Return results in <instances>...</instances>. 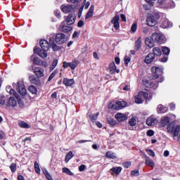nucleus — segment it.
<instances>
[{
  "mask_svg": "<svg viewBox=\"0 0 180 180\" xmlns=\"http://www.w3.org/2000/svg\"><path fill=\"white\" fill-rule=\"evenodd\" d=\"M63 84L65 85V86H71L72 85H74V84H75V81L74 80V79L64 78Z\"/></svg>",
  "mask_w": 180,
  "mask_h": 180,
  "instance_id": "nucleus-23",
  "label": "nucleus"
},
{
  "mask_svg": "<svg viewBox=\"0 0 180 180\" xmlns=\"http://www.w3.org/2000/svg\"><path fill=\"white\" fill-rule=\"evenodd\" d=\"M145 43L148 46V47H150V49L154 47V41L151 40V39L150 38H146L145 40Z\"/></svg>",
  "mask_w": 180,
  "mask_h": 180,
  "instance_id": "nucleus-31",
  "label": "nucleus"
},
{
  "mask_svg": "<svg viewBox=\"0 0 180 180\" xmlns=\"http://www.w3.org/2000/svg\"><path fill=\"white\" fill-rule=\"evenodd\" d=\"M9 94H10V95H13L14 96H16V98L18 97V96H16V95H17L16 91H15L13 90V89H11Z\"/></svg>",
  "mask_w": 180,
  "mask_h": 180,
  "instance_id": "nucleus-62",
  "label": "nucleus"
},
{
  "mask_svg": "<svg viewBox=\"0 0 180 180\" xmlns=\"http://www.w3.org/2000/svg\"><path fill=\"white\" fill-rule=\"evenodd\" d=\"M39 44L42 50L49 51V49H50V44H49L47 40L41 39L39 41Z\"/></svg>",
  "mask_w": 180,
  "mask_h": 180,
  "instance_id": "nucleus-16",
  "label": "nucleus"
},
{
  "mask_svg": "<svg viewBox=\"0 0 180 180\" xmlns=\"http://www.w3.org/2000/svg\"><path fill=\"white\" fill-rule=\"evenodd\" d=\"M98 116H99V112H96V114H93L90 115L91 120L92 122H96L98 119Z\"/></svg>",
  "mask_w": 180,
  "mask_h": 180,
  "instance_id": "nucleus-42",
  "label": "nucleus"
},
{
  "mask_svg": "<svg viewBox=\"0 0 180 180\" xmlns=\"http://www.w3.org/2000/svg\"><path fill=\"white\" fill-rule=\"evenodd\" d=\"M115 119L117 122H124V120H127V116L122 113H117L115 115Z\"/></svg>",
  "mask_w": 180,
  "mask_h": 180,
  "instance_id": "nucleus-26",
  "label": "nucleus"
},
{
  "mask_svg": "<svg viewBox=\"0 0 180 180\" xmlns=\"http://www.w3.org/2000/svg\"><path fill=\"white\" fill-rule=\"evenodd\" d=\"M129 123L130 126H131L132 127H134V126L137 124V120H136V118L133 117L129 120Z\"/></svg>",
  "mask_w": 180,
  "mask_h": 180,
  "instance_id": "nucleus-38",
  "label": "nucleus"
},
{
  "mask_svg": "<svg viewBox=\"0 0 180 180\" xmlns=\"http://www.w3.org/2000/svg\"><path fill=\"white\" fill-rule=\"evenodd\" d=\"M74 157V153H72V151H69L65 156V162H68L71 158Z\"/></svg>",
  "mask_w": 180,
  "mask_h": 180,
  "instance_id": "nucleus-32",
  "label": "nucleus"
},
{
  "mask_svg": "<svg viewBox=\"0 0 180 180\" xmlns=\"http://www.w3.org/2000/svg\"><path fill=\"white\" fill-rule=\"evenodd\" d=\"M28 91H30L31 94H37V89L33 85L28 87Z\"/></svg>",
  "mask_w": 180,
  "mask_h": 180,
  "instance_id": "nucleus-37",
  "label": "nucleus"
},
{
  "mask_svg": "<svg viewBox=\"0 0 180 180\" xmlns=\"http://www.w3.org/2000/svg\"><path fill=\"white\" fill-rule=\"evenodd\" d=\"M68 26H71L73 23H75V15L74 14H69L65 19Z\"/></svg>",
  "mask_w": 180,
  "mask_h": 180,
  "instance_id": "nucleus-12",
  "label": "nucleus"
},
{
  "mask_svg": "<svg viewBox=\"0 0 180 180\" xmlns=\"http://www.w3.org/2000/svg\"><path fill=\"white\" fill-rule=\"evenodd\" d=\"M34 72L38 78H41V77H44V70L41 68H35Z\"/></svg>",
  "mask_w": 180,
  "mask_h": 180,
  "instance_id": "nucleus-14",
  "label": "nucleus"
},
{
  "mask_svg": "<svg viewBox=\"0 0 180 180\" xmlns=\"http://www.w3.org/2000/svg\"><path fill=\"white\" fill-rule=\"evenodd\" d=\"M152 40L160 44L165 42V37L161 33L155 32L152 34Z\"/></svg>",
  "mask_w": 180,
  "mask_h": 180,
  "instance_id": "nucleus-4",
  "label": "nucleus"
},
{
  "mask_svg": "<svg viewBox=\"0 0 180 180\" xmlns=\"http://www.w3.org/2000/svg\"><path fill=\"white\" fill-rule=\"evenodd\" d=\"M122 172V167H112L110 169L111 175H119Z\"/></svg>",
  "mask_w": 180,
  "mask_h": 180,
  "instance_id": "nucleus-19",
  "label": "nucleus"
},
{
  "mask_svg": "<svg viewBox=\"0 0 180 180\" xmlns=\"http://www.w3.org/2000/svg\"><path fill=\"white\" fill-rule=\"evenodd\" d=\"M151 71L153 74V79H157L158 78V72L161 71V69L158 67H153Z\"/></svg>",
  "mask_w": 180,
  "mask_h": 180,
  "instance_id": "nucleus-24",
  "label": "nucleus"
},
{
  "mask_svg": "<svg viewBox=\"0 0 180 180\" xmlns=\"http://www.w3.org/2000/svg\"><path fill=\"white\" fill-rule=\"evenodd\" d=\"M77 26L78 27H82V26H84V21L79 20L77 23Z\"/></svg>",
  "mask_w": 180,
  "mask_h": 180,
  "instance_id": "nucleus-63",
  "label": "nucleus"
},
{
  "mask_svg": "<svg viewBox=\"0 0 180 180\" xmlns=\"http://www.w3.org/2000/svg\"><path fill=\"white\" fill-rule=\"evenodd\" d=\"M124 60L125 65H127L130 63L131 58L129 56H127L124 57Z\"/></svg>",
  "mask_w": 180,
  "mask_h": 180,
  "instance_id": "nucleus-50",
  "label": "nucleus"
},
{
  "mask_svg": "<svg viewBox=\"0 0 180 180\" xmlns=\"http://www.w3.org/2000/svg\"><path fill=\"white\" fill-rule=\"evenodd\" d=\"M143 82V85H145V86H146V88H150L151 81L145 80Z\"/></svg>",
  "mask_w": 180,
  "mask_h": 180,
  "instance_id": "nucleus-56",
  "label": "nucleus"
},
{
  "mask_svg": "<svg viewBox=\"0 0 180 180\" xmlns=\"http://www.w3.org/2000/svg\"><path fill=\"white\" fill-rule=\"evenodd\" d=\"M85 168H86L85 165H82L79 166V171L80 172H82V171H84Z\"/></svg>",
  "mask_w": 180,
  "mask_h": 180,
  "instance_id": "nucleus-60",
  "label": "nucleus"
},
{
  "mask_svg": "<svg viewBox=\"0 0 180 180\" xmlns=\"http://www.w3.org/2000/svg\"><path fill=\"white\" fill-rule=\"evenodd\" d=\"M79 36V32L75 31L72 34V39H75Z\"/></svg>",
  "mask_w": 180,
  "mask_h": 180,
  "instance_id": "nucleus-61",
  "label": "nucleus"
},
{
  "mask_svg": "<svg viewBox=\"0 0 180 180\" xmlns=\"http://www.w3.org/2000/svg\"><path fill=\"white\" fill-rule=\"evenodd\" d=\"M30 82L31 84H34V85H37V86H41V82H40V79L39 77H36L35 75H31L29 77Z\"/></svg>",
  "mask_w": 180,
  "mask_h": 180,
  "instance_id": "nucleus-10",
  "label": "nucleus"
},
{
  "mask_svg": "<svg viewBox=\"0 0 180 180\" xmlns=\"http://www.w3.org/2000/svg\"><path fill=\"white\" fill-rule=\"evenodd\" d=\"M160 61H161V63H167V61H168V57L164 56L160 59Z\"/></svg>",
  "mask_w": 180,
  "mask_h": 180,
  "instance_id": "nucleus-58",
  "label": "nucleus"
},
{
  "mask_svg": "<svg viewBox=\"0 0 180 180\" xmlns=\"http://www.w3.org/2000/svg\"><path fill=\"white\" fill-rule=\"evenodd\" d=\"M139 170H133L131 172V175H132V176H139Z\"/></svg>",
  "mask_w": 180,
  "mask_h": 180,
  "instance_id": "nucleus-53",
  "label": "nucleus"
},
{
  "mask_svg": "<svg viewBox=\"0 0 180 180\" xmlns=\"http://www.w3.org/2000/svg\"><path fill=\"white\" fill-rule=\"evenodd\" d=\"M123 165H124V168H130V167L131 166V162H125L124 163H123Z\"/></svg>",
  "mask_w": 180,
  "mask_h": 180,
  "instance_id": "nucleus-55",
  "label": "nucleus"
},
{
  "mask_svg": "<svg viewBox=\"0 0 180 180\" xmlns=\"http://www.w3.org/2000/svg\"><path fill=\"white\" fill-rule=\"evenodd\" d=\"M57 64H58V60L55 59L52 63V70H54L57 67Z\"/></svg>",
  "mask_w": 180,
  "mask_h": 180,
  "instance_id": "nucleus-52",
  "label": "nucleus"
},
{
  "mask_svg": "<svg viewBox=\"0 0 180 180\" xmlns=\"http://www.w3.org/2000/svg\"><path fill=\"white\" fill-rule=\"evenodd\" d=\"M147 136H149L150 137H151L152 136H154V131L148 130L147 131Z\"/></svg>",
  "mask_w": 180,
  "mask_h": 180,
  "instance_id": "nucleus-59",
  "label": "nucleus"
},
{
  "mask_svg": "<svg viewBox=\"0 0 180 180\" xmlns=\"http://www.w3.org/2000/svg\"><path fill=\"white\" fill-rule=\"evenodd\" d=\"M119 20H120V17L117 15L114 16L111 20V25H113V27L115 29V30H119L120 27Z\"/></svg>",
  "mask_w": 180,
  "mask_h": 180,
  "instance_id": "nucleus-7",
  "label": "nucleus"
},
{
  "mask_svg": "<svg viewBox=\"0 0 180 180\" xmlns=\"http://www.w3.org/2000/svg\"><path fill=\"white\" fill-rule=\"evenodd\" d=\"M105 157L106 158H111L112 160H115V158H116V155L112 151H108L105 154Z\"/></svg>",
  "mask_w": 180,
  "mask_h": 180,
  "instance_id": "nucleus-33",
  "label": "nucleus"
},
{
  "mask_svg": "<svg viewBox=\"0 0 180 180\" xmlns=\"http://www.w3.org/2000/svg\"><path fill=\"white\" fill-rule=\"evenodd\" d=\"M140 49H141V38H139L136 42H135V47L134 49L136 51H139V50H140Z\"/></svg>",
  "mask_w": 180,
  "mask_h": 180,
  "instance_id": "nucleus-30",
  "label": "nucleus"
},
{
  "mask_svg": "<svg viewBox=\"0 0 180 180\" xmlns=\"http://www.w3.org/2000/svg\"><path fill=\"white\" fill-rule=\"evenodd\" d=\"M157 112L159 114L167 113L168 112V108L160 104L158 105Z\"/></svg>",
  "mask_w": 180,
  "mask_h": 180,
  "instance_id": "nucleus-21",
  "label": "nucleus"
},
{
  "mask_svg": "<svg viewBox=\"0 0 180 180\" xmlns=\"http://www.w3.org/2000/svg\"><path fill=\"white\" fill-rule=\"evenodd\" d=\"M10 169L11 172H16V165L15 163H11L10 166Z\"/></svg>",
  "mask_w": 180,
  "mask_h": 180,
  "instance_id": "nucleus-47",
  "label": "nucleus"
},
{
  "mask_svg": "<svg viewBox=\"0 0 180 180\" xmlns=\"http://www.w3.org/2000/svg\"><path fill=\"white\" fill-rule=\"evenodd\" d=\"M149 88H153V89H157L158 88V83L157 82H150Z\"/></svg>",
  "mask_w": 180,
  "mask_h": 180,
  "instance_id": "nucleus-41",
  "label": "nucleus"
},
{
  "mask_svg": "<svg viewBox=\"0 0 180 180\" xmlns=\"http://www.w3.org/2000/svg\"><path fill=\"white\" fill-rule=\"evenodd\" d=\"M162 27H163V29L172 27V22H171L168 19H165L162 23Z\"/></svg>",
  "mask_w": 180,
  "mask_h": 180,
  "instance_id": "nucleus-27",
  "label": "nucleus"
},
{
  "mask_svg": "<svg viewBox=\"0 0 180 180\" xmlns=\"http://www.w3.org/2000/svg\"><path fill=\"white\" fill-rule=\"evenodd\" d=\"M131 30L134 33L137 30V22H134L131 27Z\"/></svg>",
  "mask_w": 180,
  "mask_h": 180,
  "instance_id": "nucleus-48",
  "label": "nucleus"
},
{
  "mask_svg": "<svg viewBox=\"0 0 180 180\" xmlns=\"http://www.w3.org/2000/svg\"><path fill=\"white\" fill-rule=\"evenodd\" d=\"M31 60H32L33 64H36V65H41V60L39 58L32 56H31Z\"/></svg>",
  "mask_w": 180,
  "mask_h": 180,
  "instance_id": "nucleus-29",
  "label": "nucleus"
},
{
  "mask_svg": "<svg viewBox=\"0 0 180 180\" xmlns=\"http://www.w3.org/2000/svg\"><path fill=\"white\" fill-rule=\"evenodd\" d=\"M62 171L65 174H67L68 175H70L71 176H72V175H74V173H72V171L70 170V169H68V167H63L62 169Z\"/></svg>",
  "mask_w": 180,
  "mask_h": 180,
  "instance_id": "nucleus-34",
  "label": "nucleus"
},
{
  "mask_svg": "<svg viewBox=\"0 0 180 180\" xmlns=\"http://www.w3.org/2000/svg\"><path fill=\"white\" fill-rule=\"evenodd\" d=\"M60 30L63 32V33H68V32H71V30H72V27L68 25H65V22L63 21L60 25Z\"/></svg>",
  "mask_w": 180,
  "mask_h": 180,
  "instance_id": "nucleus-11",
  "label": "nucleus"
},
{
  "mask_svg": "<svg viewBox=\"0 0 180 180\" xmlns=\"http://www.w3.org/2000/svg\"><path fill=\"white\" fill-rule=\"evenodd\" d=\"M78 67V60H72L70 63V68L71 70H75Z\"/></svg>",
  "mask_w": 180,
  "mask_h": 180,
  "instance_id": "nucleus-35",
  "label": "nucleus"
},
{
  "mask_svg": "<svg viewBox=\"0 0 180 180\" xmlns=\"http://www.w3.org/2000/svg\"><path fill=\"white\" fill-rule=\"evenodd\" d=\"M127 103L126 101H117L115 104L110 103L108 109H114V110H120L123 108H126Z\"/></svg>",
  "mask_w": 180,
  "mask_h": 180,
  "instance_id": "nucleus-2",
  "label": "nucleus"
},
{
  "mask_svg": "<svg viewBox=\"0 0 180 180\" xmlns=\"http://www.w3.org/2000/svg\"><path fill=\"white\" fill-rule=\"evenodd\" d=\"M109 70L110 74H115V72H117V74H119V72H120V70L117 69L115 62L110 63Z\"/></svg>",
  "mask_w": 180,
  "mask_h": 180,
  "instance_id": "nucleus-15",
  "label": "nucleus"
},
{
  "mask_svg": "<svg viewBox=\"0 0 180 180\" xmlns=\"http://www.w3.org/2000/svg\"><path fill=\"white\" fill-rule=\"evenodd\" d=\"M46 178L48 179V180H54L53 179V177H51V175L49 174H46Z\"/></svg>",
  "mask_w": 180,
  "mask_h": 180,
  "instance_id": "nucleus-64",
  "label": "nucleus"
},
{
  "mask_svg": "<svg viewBox=\"0 0 180 180\" xmlns=\"http://www.w3.org/2000/svg\"><path fill=\"white\" fill-rule=\"evenodd\" d=\"M49 44H53L56 43L54 41L56 40V38L54 37V34H51L50 36L49 37Z\"/></svg>",
  "mask_w": 180,
  "mask_h": 180,
  "instance_id": "nucleus-40",
  "label": "nucleus"
},
{
  "mask_svg": "<svg viewBox=\"0 0 180 180\" xmlns=\"http://www.w3.org/2000/svg\"><path fill=\"white\" fill-rule=\"evenodd\" d=\"M94 11H95V6L91 5L90 6L89 11L86 14V16H85L86 20L89 19L90 18H92L94 16Z\"/></svg>",
  "mask_w": 180,
  "mask_h": 180,
  "instance_id": "nucleus-20",
  "label": "nucleus"
},
{
  "mask_svg": "<svg viewBox=\"0 0 180 180\" xmlns=\"http://www.w3.org/2000/svg\"><path fill=\"white\" fill-rule=\"evenodd\" d=\"M16 90L20 95H22V96H25L27 94V91H26V87H25V84H23V82H18Z\"/></svg>",
  "mask_w": 180,
  "mask_h": 180,
  "instance_id": "nucleus-6",
  "label": "nucleus"
},
{
  "mask_svg": "<svg viewBox=\"0 0 180 180\" xmlns=\"http://www.w3.org/2000/svg\"><path fill=\"white\" fill-rule=\"evenodd\" d=\"M16 98L18 101L19 107L20 108H24L25 103H23V101L22 100H20V98H19V96H18Z\"/></svg>",
  "mask_w": 180,
  "mask_h": 180,
  "instance_id": "nucleus-49",
  "label": "nucleus"
},
{
  "mask_svg": "<svg viewBox=\"0 0 180 180\" xmlns=\"http://www.w3.org/2000/svg\"><path fill=\"white\" fill-rule=\"evenodd\" d=\"M34 54H38V56L42 58H47V51L44 49L41 50L40 48H34Z\"/></svg>",
  "mask_w": 180,
  "mask_h": 180,
  "instance_id": "nucleus-8",
  "label": "nucleus"
},
{
  "mask_svg": "<svg viewBox=\"0 0 180 180\" xmlns=\"http://www.w3.org/2000/svg\"><path fill=\"white\" fill-rule=\"evenodd\" d=\"M145 158V164L146 165H147L148 167H151L152 168H154V161H153V160H151L148 156L145 155L144 156Z\"/></svg>",
  "mask_w": 180,
  "mask_h": 180,
  "instance_id": "nucleus-22",
  "label": "nucleus"
},
{
  "mask_svg": "<svg viewBox=\"0 0 180 180\" xmlns=\"http://www.w3.org/2000/svg\"><path fill=\"white\" fill-rule=\"evenodd\" d=\"M162 51L165 56H169V49L168 47L167 46L162 47Z\"/></svg>",
  "mask_w": 180,
  "mask_h": 180,
  "instance_id": "nucleus-39",
  "label": "nucleus"
},
{
  "mask_svg": "<svg viewBox=\"0 0 180 180\" xmlns=\"http://www.w3.org/2000/svg\"><path fill=\"white\" fill-rule=\"evenodd\" d=\"M20 127H22L23 129H30V126L28 125L27 123L23 122V121H21L18 123Z\"/></svg>",
  "mask_w": 180,
  "mask_h": 180,
  "instance_id": "nucleus-36",
  "label": "nucleus"
},
{
  "mask_svg": "<svg viewBox=\"0 0 180 180\" xmlns=\"http://www.w3.org/2000/svg\"><path fill=\"white\" fill-rule=\"evenodd\" d=\"M146 153L148 154V155H150V157H155V153H154V150L151 149H146Z\"/></svg>",
  "mask_w": 180,
  "mask_h": 180,
  "instance_id": "nucleus-46",
  "label": "nucleus"
},
{
  "mask_svg": "<svg viewBox=\"0 0 180 180\" xmlns=\"http://www.w3.org/2000/svg\"><path fill=\"white\" fill-rule=\"evenodd\" d=\"M153 54H154L155 57V56H158L160 57V56H161V54H162V49L158 48V47H155L153 49Z\"/></svg>",
  "mask_w": 180,
  "mask_h": 180,
  "instance_id": "nucleus-28",
  "label": "nucleus"
},
{
  "mask_svg": "<svg viewBox=\"0 0 180 180\" xmlns=\"http://www.w3.org/2000/svg\"><path fill=\"white\" fill-rule=\"evenodd\" d=\"M158 123V120L157 118H153L151 117H149L146 120V124L148 126H154L155 124H157Z\"/></svg>",
  "mask_w": 180,
  "mask_h": 180,
  "instance_id": "nucleus-18",
  "label": "nucleus"
},
{
  "mask_svg": "<svg viewBox=\"0 0 180 180\" xmlns=\"http://www.w3.org/2000/svg\"><path fill=\"white\" fill-rule=\"evenodd\" d=\"M56 74H57V72H56V71H53L50 76L48 78V81L49 82H50V81H51V79H53L54 77H56Z\"/></svg>",
  "mask_w": 180,
  "mask_h": 180,
  "instance_id": "nucleus-51",
  "label": "nucleus"
},
{
  "mask_svg": "<svg viewBox=\"0 0 180 180\" xmlns=\"http://www.w3.org/2000/svg\"><path fill=\"white\" fill-rule=\"evenodd\" d=\"M60 8L62 10V11L63 12V13H70V12H71V11H72L74 8H72V6L71 5H62L60 6Z\"/></svg>",
  "mask_w": 180,
  "mask_h": 180,
  "instance_id": "nucleus-17",
  "label": "nucleus"
},
{
  "mask_svg": "<svg viewBox=\"0 0 180 180\" xmlns=\"http://www.w3.org/2000/svg\"><path fill=\"white\" fill-rule=\"evenodd\" d=\"M5 96H0V105H5Z\"/></svg>",
  "mask_w": 180,
  "mask_h": 180,
  "instance_id": "nucleus-54",
  "label": "nucleus"
},
{
  "mask_svg": "<svg viewBox=\"0 0 180 180\" xmlns=\"http://www.w3.org/2000/svg\"><path fill=\"white\" fill-rule=\"evenodd\" d=\"M55 41L59 45L64 44L68 41V38L63 33H58L55 37Z\"/></svg>",
  "mask_w": 180,
  "mask_h": 180,
  "instance_id": "nucleus-3",
  "label": "nucleus"
},
{
  "mask_svg": "<svg viewBox=\"0 0 180 180\" xmlns=\"http://www.w3.org/2000/svg\"><path fill=\"white\" fill-rule=\"evenodd\" d=\"M160 19V14L155 13L153 15H148L146 18V23L148 26H155L157 25V20Z\"/></svg>",
  "mask_w": 180,
  "mask_h": 180,
  "instance_id": "nucleus-1",
  "label": "nucleus"
},
{
  "mask_svg": "<svg viewBox=\"0 0 180 180\" xmlns=\"http://www.w3.org/2000/svg\"><path fill=\"white\" fill-rule=\"evenodd\" d=\"M108 123L110 124V126H115L116 124V120H113V118H108Z\"/></svg>",
  "mask_w": 180,
  "mask_h": 180,
  "instance_id": "nucleus-43",
  "label": "nucleus"
},
{
  "mask_svg": "<svg viewBox=\"0 0 180 180\" xmlns=\"http://www.w3.org/2000/svg\"><path fill=\"white\" fill-rule=\"evenodd\" d=\"M171 121V119L169 117H164L161 119L160 124L162 126V127H165V126H167V124H169V122Z\"/></svg>",
  "mask_w": 180,
  "mask_h": 180,
  "instance_id": "nucleus-25",
  "label": "nucleus"
},
{
  "mask_svg": "<svg viewBox=\"0 0 180 180\" xmlns=\"http://www.w3.org/2000/svg\"><path fill=\"white\" fill-rule=\"evenodd\" d=\"M154 60H155V56L154 53H150L146 56L144 63H146V64H151Z\"/></svg>",
  "mask_w": 180,
  "mask_h": 180,
  "instance_id": "nucleus-13",
  "label": "nucleus"
},
{
  "mask_svg": "<svg viewBox=\"0 0 180 180\" xmlns=\"http://www.w3.org/2000/svg\"><path fill=\"white\" fill-rule=\"evenodd\" d=\"M18 105V101L13 96H11L7 101V106L8 108H16Z\"/></svg>",
  "mask_w": 180,
  "mask_h": 180,
  "instance_id": "nucleus-9",
  "label": "nucleus"
},
{
  "mask_svg": "<svg viewBox=\"0 0 180 180\" xmlns=\"http://www.w3.org/2000/svg\"><path fill=\"white\" fill-rule=\"evenodd\" d=\"M51 46L53 51H58V50H60V46L57 45L56 43L51 44Z\"/></svg>",
  "mask_w": 180,
  "mask_h": 180,
  "instance_id": "nucleus-44",
  "label": "nucleus"
},
{
  "mask_svg": "<svg viewBox=\"0 0 180 180\" xmlns=\"http://www.w3.org/2000/svg\"><path fill=\"white\" fill-rule=\"evenodd\" d=\"M34 169L37 174H40V167H39V163L37 162H34Z\"/></svg>",
  "mask_w": 180,
  "mask_h": 180,
  "instance_id": "nucleus-45",
  "label": "nucleus"
},
{
  "mask_svg": "<svg viewBox=\"0 0 180 180\" xmlns=\"http://www.w3.org/2000/svg\"><path fill=\"white\" fill-rule=\"evenodd\" d=\"M68 67L71 68V63L63 62V68H68Z\"/></svg>",
  "mask_w": 180,
  "mask_h": 180,
  "instance_id": "nucleus-57",
  "label": "nucleus"
},
{
  "mask_svg": "<svg viewBox=\"0 0 180 180\" xmlns=\"http://www.w3.org/2000/svg\"><path fill=\"white\" fill-rule=\"evenodd\" d=\"M148 97V94L144 91H140L134 96L136 103H143V99Z\"/></svg>",
  "mask_w": 180,
  "mask_h": 180,
  "instance_id": "nucleus-5",
  "label": "nucleus"
}]
</instances>
